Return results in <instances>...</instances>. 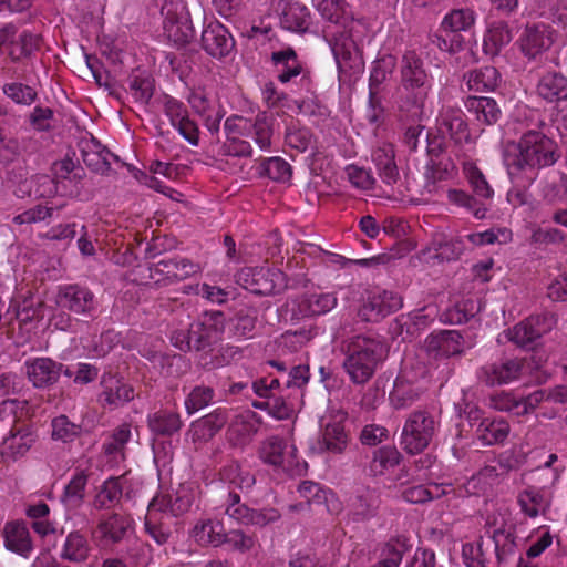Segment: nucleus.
Masks as SVG:
<instances>
[{"label":"nucleus","instance_id":"35","mask_svg":"<svg viewBox=\"0 0 567 567\" xmlns=\"http://www.w3.org/2000/svg\"><path fill=\"white\" fill-rule=\"evenodd\" d=\"M82 159L92 171L104 174L110 171L116 156L94 140L81 143Z\"/></svg>","mask_w":567,"mask_h":567},{"label":"nucleus","instance_id":"64","mask_svg":"<svg viewBox=\"0 0 567 567\" xmlns=\"http://www.w3.org/2000/svg\"><path fill=\"white\" fill-rule=\"evenodd\" d=\"M267 176L277 182H287L291 177V167L280 157L268 158L264 164Z\"/></svg>","mask_w":567,"mask_h":567},{"label":"nucleus","instance_id":"34","mask_svg":"<svg viewBox=\"0 0 567 567\" xmlns=\"http://www.w3.org/2000/svg\"><path fill=\"white\" fill-rule=\"evenodd\" d=\"M310 12L305 4L292 1L280 3V24L292 32H303L310 25Z\"/></svg>","mask_w":567,"mask_h":567},{"label":"nucleus","instance_id":"40","mask_svg":"<svg viewBox=\"0 0 567 567\" xmlns=\"http://www.w3.org/2000/svg\"><path fill=\"white\" fill-rule=\"evenodd\" d=\"M89 476L86 470L75 468L62 495V502L66 508L76 509L82 506L85 501Z\"/></svg>","mask_w":567,"mask_h":567},{"label":"nucleus","instance_id":"39","mask_svg":"<svg viewBox=\"0 0 567 567\" xmlns=\"http://www.w3.org/2000/svg\"><path fill=\"white\" fill-rule=\"evenodd\" d=\"M402 455L395 446H382L373 451L369 473L373 476H390L399 466Z\"/></svg>","mask_w":567,"mask_h":567},{"label":"nucleus","instance_id":"62","mask_svg":"<svg viewBox=\"0 0 567 567\" xmlns=\"http://www.w3.org/2000/svg\"><path fill=\"white\" fill-rule=\"evenodd\" d=\"M221 478L236 487L244 489L249 488L255 480L248 472H243L239 464L231 463L220 472Z\"/></svg>","mask_w":567,"mask_h":567},{"label":"nucleus","instance_id":"33","mask_svg":"<svg viewBox=\"0 0 567 567\" xmlns=\"http://www.w3.org/2000/svg\"><path fill=\"white\" fill-rule=\"evenodd\" d=\"M298 493L309 504H324L327 511L331 514H338L342 509V504L336 494L329 488H323L318 483L305 481L298 486Z\"/></svg>","mask_w":567,"mask_h":567},{"label":"nucleus","instance_id":"31","mask_svg":"<svg viewBox=\"0 0 567 567\" xmlns=\"http://www.w3.org/2000/svg\"><path fill=\"white\" fill-rule=\"evenodd\" d=\"M43 318L42 302L34 298L29 297L19 303L17 309V320L19 330L25 332L24 341H28L37 333L38 323Z\"/></svg>","mask_w":567,"mask_h":567},{"label":"nucleus","instance_id":"60","mask_svg":"<svg viewBox=\"0 0 567 567\" xmlns=\"http://www.w3.org/2000/svg\"><path fill=\"white\" fill-rule=\"evenodd\" d=\"M128 92L135 102L147 104L153 96L154 80L147 75H133L128 81Z\"/></svg>","mask_w":567,"mask_h":567},{"label":"nucleus","instance_id":"63","mask_svg":"<svg viewBox=\"0 0 567 567\" xmlns=\"http://www.w3.org/2000/svg\"><path fill=\"white\" fill-rule=\"evenodd\" d=\"M214 398V391L208 386H196L187 396L185 401L186 410L193 414L200 409L207 406Z\"/></svg>","mask_w":567,"mask_h":567},{"label":"nucleus","instance_id":"29","mask_svg":"<svg viewBox=\"0 0 567 567\" xmlns=\"http://www.w3.org/2000/svg\"><path fill=\"white\" fill-rule=\"evenodd\" d=\"M4 547L22 557L28 558L33 551L29 529L23 522H7L2 530Z\"/></svg>","mask_w":567,"mask_h":567},{"label":"nucleus","instance_id":"42","mask_svg":"<svg viewBox=\"0 0 567 567\" xmlns=\"http://www.w3.org/2000/svg\"><path fill=\"white\" fill-rule=\"evenodd\" d=\"M464 80L470 91L492 92L498 86L501 75L496 68L487 65L467 72Z\"/></svg>","mask_w":567,"mask_h":567},{"label":"nucleus","instance_id":"48","mask_svg":"<svg viewBox=\"0 0 567 567\" xmlns=\"http://www.w3.org/2000/svg\"><path fill=\"white\" fill-rule=\"evenodd\" d=\"M122 493L120 478L110 477L99 487L92 505L95 509H110L120 503Z\"/></svg>","mask_w":567,"mask_h":567},{"label":"nucleus","instance_id":"56","mask_svg":"<svg viewBox=\"0 0 567 567\" xmlns=\"http://www.w3.org/2000/svg\"><path fill=\"white\" fill-rule=\"evenodd\" d=\"M495 553L499 563L507 561L517 550L516 537L511 530L496 529L493 533Z\"/></svg>","mask_w":567,"mask_h":567},{"label":"nucleus","instance_id":"10","mask_svg":"<svg viewBox=\"0 0 567 567\" xmlns=\"http://www.w3.org/2000/svg\"><path fill=\"white\" fill-rule=\"evenodd\" d=\"M402 307V298L392 291L370 290L361 305L358 316L368 322H378Z\"/></svg>","mask_w":567,"mask_h":567},{"label":"nucleus","instance_id":"7","mask_svg":"<svg viewBox=\"0 0 567 567\" xmlns=\"http://www.w3.org/2000/svg\"><path fill=\"white\" fill-rule=\"evenodd\" d=\"M238 282L256 295H271L286 287L282 271L269 267H245L237 275Z\"/></svg>","mask_w":567,"mask_h":567},{"label":"nucleus","instance_id":"45","mask_svg":"<svg viewBox=\"0 0 567 567\" xmlns=\"http://www.w3.org/2000/svg\"><path fill=\"white\" fill-rule=\"evenodd\" d=\"M372 161L374 162L379 176L388 184H394L399 178V171L394 162V151L392 145L384 144L375 148L372 153Z\"/></svg>","mask_w":567,"mask_h":567},{"label":"nucleus","instance_id":"3","mask_svg":"<svg viewBox=\"0 0 567 567\" xmlns=\"http://www.w3.org/2000/svg\"><path fill=\"white\" fill-rule=\"evenodd\" d=\"M385 358L384 344L370 337L355 336L346 346L343 369L354 384L367 383Z\"/></svg>","mask_w":567,"mask_h":567},{"label":"nucleus","instance_id":"15","mask_svg":"<svg viewBox=\"0 0 567 567\" xmlns=\"http://www.w3.org/2000/svg\"><path fill=\"white\" fill-rule=\"evenodd\" d=\"M343 28V31L333 33L329 40L336 63L342 72L359 70L362 66V61L358 45L351 34L352 27L348 28L347 23Z\"/></svg>","mask_w":567,"mask_h":567},{"label":"nucleus","instance_id":"54","mask_svg":"<svg viewBox=\"0 0 567 567\" xmlns=\"http://www.w3.org/2000/svg\"><path fill=\"white\" fill-rule=\"evenodd\" d=\"M518 504L522 512L532 518L537 517L548 507V502L545 499L544 495L534 488L522 492L518 496Z\"/></svg>","mask_w":567,"mask_h":567},{"label":"nucleus","instance_id":"1","mask_svg":"<svg viewBox=\"0 0 567 567\" xmlns=\"http://www.w3.org/2000/svg\"><path fill=\"white\" fill-rule=\"evenodd\" d=\"M559 158L558 145L542 128L525 131L517 141L505 144L504 164L511 177L535 174L553 166Z\"/></svg>","mask_w":567,"mask_h":567},{"label":"nucleus","instance_id":"4","mask_svg":"<svg viewBox=\"0 0 567 567\" xmlns=\"http://www.w3.org/2000/svg\"><path fill=\"white\" fill-rule=\"evenodd\" d=\"M272 122V116L265 112L259 113L254 122L243 116H230L224 124L226 141L250 136L261 151H269L274 134Z\"/></svg>","mask_w":567,"mask_h":567},{"label":"nucleus","instance_id":"9","mask_svg":"<svg viewBox=\"0 0 567 567\" xmlns=\"http://www.w3.org/2000/svg\"><path fill=\"white\" fill-rule=\"evenodd\" d=\"M225 328V318L220 311L204 312L197 321L193 322L188 329V334L178 343L182 351L192 348L199 349L204 342L218 338Z\"/></svg>","mask_w":567,"mask_h":567},{"label":"nucleus","instance_id":"18","mask_svg":"<svg viewBox=\"0 0 567 567\" xmlns=\"http://www.w3.org/2000/svg\"><path fill=\"white\" fill-rule=\"evenodd\" d=\"M63 365L50 358L28 359L23 363V372L34 388L54 384L62 372Z\"/></svg>","mask_w":567,"mask_h":567},{"label":"nucleus","instance_id":"22","mask_svg":"<svg viewBox=\"0 0 567 567\" xmlns=\"http://www.w3.org/2000/svg\"><path fill=\"white\" fill-rule=\"evenodd\" d=\"M133 527V520L126 515L113 513L103 516L96 526L93 536L102 544H117L122 542Z\"/></svg>","mask_w":567,"mask_h":567},{"label":"nucleus","instance_id":"27","mask_svg":"<svg viewBox=\"0 0 567 567\" xmlns=\"http://www.w3.org/2000/svg\"><path fill=\"white\" fill-rule=\"evenodd\" d=\"M194 493L189 486L181 485L174 495H156L150 502L152 511L179 516L192 507Z\"/></svg>","mask_w":567,"mask_h":567},{"label":"nucleus","instance_id":"23","mask_svg":"<svg viewBox=\"0 0 567 567\" xmlns=\"http://www.w3.org/2000/svg\"><path fill=\"white\" fill-rule=\"evenodd\" d=\"M522 369L519 359H506L482 367L478 378L491 386L508 384L519 378Z\"/></svg>","mask_w":567,"mask_h":567},{"label":"nucleus","instance_id":"37","mask_svg":"<svg viewBox=\"0 0 567 567\" xmlns=\"http://www.w3.org/2000/svg\"><path fill=\"white\" fill-rule=\"evenodd\" d=\"M465 107L480 124L493 125L502 116L497 102L487 96H468Z\"/></svg>","mask_w":567,"mask_h":567},{"label":"nucleus","instance_id":"36","mask_svg":"<svg viewBox=\"0 0 567 567\" xmlns=\"http://www.w3.org/2000/svg\"><path fill=\"white\" fill-rule=\"evenodd\" d=\"M91 551L92 546L87 537L79 530H73L66 535L60 557L73 564H81L87 560Z\"/></svg>","mask_w":567,"mask_h":567},{"label":"nucleus","instance_id":"2","mask_svg":"<svg viewBox=\"0 0 567 567\" xmlns=\"http://www.w3.org/2000/svg\"><path fill=\"white\" fill-rule=\"evenodd\" d=\"M431 86L422 60L414 52L405 53L401 65L400 109L413 117L420 116Z\"/></svg>","mask_w":567,"mask_h":567},{"label":"nucleus","instance_id":"11","mask_svg":"<svg viewBox=\"0 0 567 567\" xmlns=\"http://www.w3.org/2000/svg\"><path fill=\"white\" fill-rule=\"evenodd\" d=\"M225 514L233 520L241 525H252L264 527L280 518V513L276 508L252 509L240 502V496L229 493L225 502Z\"/></svg>","mask_w":567,"mask_h":567},{"label":"nucleus","instance_id":"32","mask_svg":"<svg viewBox=\"0 0 567 567\" xmlns=\"http://www.w3.org/2000/svg\"><path fill=\"white\" fill-rule=\"evenodd\" d=\"M426 349L435 355L452 357L463 350V338L456 330H443L426 339Z\"/></svg>","mask_w":567,"mask_h":567},{"label":"nucleus","instance_id":"51","mask_svg":"<svg viewBox=\"0 0 567 567\" xmlns=\"http://www.w3.org/2000/svg\"><path fill=\"white\" fill-rule=\"evenodd\" d=\"M179 415L175 412L158 411L148 417L151 431L158 435H172L181 429Z\"/></svg>","mask_w":567,"mask_h":567},{"label":"nucleus","instance_id":"17","mask_svg":"<svg viewBox=\"0 0 567 567\" xmlns=\"http://www.w3.org/2000/svg\"><path fill=\"white\" fill-rule=\"evenodd\" d=\"M164 112L168 116L172 126H174L190 145H198L199 128L197 124L189 118L188 111L183 102L166 96L164 101Z\"/></svg>","mask_w":567,"mask_h":567},{"label":"nucleus","instance_id":"55","mask_svg":"<svg viewBox=\"0 0 567 567\" xmlns=\"http://www.w3.org/2000/svg\"><path fill=\"white\" fill-rule=\"evenodd\" d=\"M165 269L168 277L176 280L187 279L200 271V266L186 258H169L159 262Z\"/></svg>","mask_w":567,"mask_h":567},{"label":"nucleus","instance_id":"16","mask_svg":"<svg viewBox=\"0 0 567 567\" xmlns=\"http://www.w3.org/2000/svg\"><path fill=\"white\" fill-rule=\"evenodd\" d=\"M424 390L423 380L404 368L396 377L389 399L394 409H405L416 402Z\"/></svg>","mask_w":567,"mask_h":567},{"label":"nucleus","instance_id":"20","mask_svg":"<svg viewBox=\"0 0 567 567\" xmlns=\"http://www.w3.org/2000/svg\"><path fill=\"white\" fill-rule=\"evenodd\" d=\"M55 302L74 313L86 315L95 308L94 295L84 287L65 285L59 288Z\"/></svg>","mask_w":567,"mask_h":567},{"label":"nucleus","instance_id":"19","mask_svg":"<svg viewBox=\"0 0 567 567\" xmlns=\"http://www.w3.org/2000/svg\"><path fill=\"white\" fill-rule=\"evenodd\" d=\"M188 103L194 112L203 118L204 125L210 133L214 134L219 131L224 112L214 96L202 90H196L189 94Z\"/></svg>","mask_w":567,"mask_h":567},{"label":"nucleus","instance_id":"46","mask_svg":"<svg viewBox=\"0 0 567 567\" xmlns=\"http://www.w3.org/2000/svg\"><path fill=\"white\" fill-rule=\"evenodd\" d=\"M512 39L513 32L505 22H492L484 35L483 50L488 55H497Z\"/></svg>","mask_w":567,"mask_h":567},{"label":"nucleus","instance_id":"13","mask_svg":"<svg viewBox=\"0 0 567 567\" xmlns=\"http://www.w3.org/2000/svg\"><path fill=\"white\" fill-rule=\"evenodd\" d=\"M467 417L483 446L503 443L509 434V424L504 419L483 417L478 409H471Z\"/></svg>","mask_w":567,"mask_h":567},{"label":"nucleus","instance_id":"26","mask_svg":"<svg viewBox=\"0 0 567 567\" xmlns=\"http://www.w3.org/2000/svg\"><path fill=\"white\" fill-rule=\"evenodd\" d=\"M436 125L442 137H449L455 143H463L470 140L467 123L464 113L460 109H444L440 113Z\"/></svg>","mask_w":567,"mask_h":567},{"label":"nucleus","instance_id":"49","mask_svg":"<svg viewBox=\"0 0 567 567\" xmlns=\"http://www.w3.org/2000/svg\"><path fill=\"white\" fill-rule=\"evenodd\" d=\"M312 2L324 20L342 27L348 23L349 14L343 0H312Z\"/></svg>","mask_w":567,"mask_h":567},{"label":"nucleus","instance_id":"25","mask_svg":"<svg viewBox=\"0 0 567 567\" xmlns=\"http://www.w3.org/2000/svg\"><path fill=\"white\" fill-rule=\"evenodd\" d=\"M233 45V38L221 23L214 21L204 28L202 47L209 55L223 58L230 52Z\"/></svg>","mask_w":567,"mask_h":567},{"label":"nucleus","instance_id":"53","mask_svg":"<svg viewBox=\"0 0 567 567\" xmlns=\"http://www.w3.org/2000/svg\"><path fill=\"white\" fill-rule=\"evenodd\" d=\"M379 497L371 491L357 495L351 503V514L355 520L373 517L379 508Z\"/></svg>","mask_w":567,"mask_h":567},{"label":"nucleus","instance_id":"44","mask_svg":"<svg viewBox=\"0 0 567 567\" xmlns=\"http://www.w3.org/2000/svg\"><path fill=\"white\" fill-rule=\"evenodd\" d=\"M257 432V422L255 413L248 411L236 415L229 427L228 439L235 445H244L255 435Z\"/></svg>","mask_w":567,"mask_h":567},{"label":"nucleus","instance_id":"24","mask_svg":"<svg viewBox=\"0 0 567 567\" xmlns=\"http://www.w3.org/2000/svg\"><path fill=\"white\" fill-rule=\"evenodd\" d=\"M554 42L549 27L545 24L528 25L520 37V50L529 60L547 51Z\"/></svg>","mask_w":567,"mask_h":567},{"label":"nucleus","instance_id":"58","mask_svg":"<svg viewBox=\"0 0 567 567\" xmlns=\"http://www.w3.org/2000/svg\"><path fill=\"white\" fill-rule=\"evenodd\" d=\"M3 94L13 103L30 106L38 96L34 87L21 82H9L2 86Z\"/></svg>","mask_w":567,"mask_h":567},{"label":"nucleus","instance_id":"41","mask_svg":"<svg viewBox=\"0 0 567 567\" xmlns=\"http://www.w3.org/2000/svg\"><path fill=\"white\" fill-rule=\"evenodd\" d=\"M338 305L333 292H313L305 295L299 302V311L303 316H322L330 312Z\"/></svg>","mask_w":567,"mask_h":567},{"label":"nucleus","instance_id":"30","mask_svg":"<svg viewBox=\"0 0 567 567\" xmlns=\"http://www.w3.org/2000/svg\"><path fill=\"white\" fill-rule=\"evenodd\" d=\"M224 524L218 519L200 518L190 529L192 539L202 547H219L225 544Z\"/></svg>","mask_w":567,"mask_h":567},{"label":"nucleus","instance_id":"8","mask_svg":"<svg viewBox=\"0 0 567 567\" xmlns=\"http://www.w3.org/2000/svg\"><path fill=\"white\" fill-rule=\"evenodd\" d=\"M260 458L275 467L295 474L301 471L302 464L298 458V451L292 441L279 436H270L260 447Z\"/></svg>","mask_w":567,"mask_h":567},{"label":"nucleus","instance_id":"52","mask_svg":"<svg viewBox=\"0 0 567 567\" xmlns=\"http://www.w3.org/2000/svg\"><path fill=\"white\" fill-rule=\"evenodd\" d=\"M567 79L557 73L544 75L537 86L538 94L547 100L554 101L566 96Z\"/></svg>","mask_w":567,"mask_h":567},{"label":"nucleus","instance_id":"47","mask_svg":"<svg viewBox=\"0 0 567 567\" xmlns=\"http://www.w3.org/2000/svg\"><path fill=\"white\" fill-rule=\"evenodd\" d=\"M476 21V13L470 8L453 9L446 13L442 20L441 27L443 30L453 34L457 32L471 31Z\"/></svg>","mask_w":567,"mask_h":567},{"label":"nucleus","instance_id":"28","mask_svg":"<svg viewBox=\"0 0 567 567\" xmlns=\"http://www.w3.org/2000/svg\"><path fill=\"white\" fill-rule=\"evenodd\" d=\"M99 401L104 406H120L134 399V389L116 375L105 374Z\"/></svg>","mask_w":567,"mask_h":567},{"label":"nucleus","instance_id":"61","mask_svg":"<svg viewBox=\"0 0 567 567\" xmlns=\"http://www.w3.org/2000/svg\"><path fill=\"white\" fill-rule=\"evenodd\" d=\"M52 437L62 442L73 441L80 433V426L72 423L65 415L52 420Z\"/></svg>","mask_w":567,"mask_h":567},{"label":"nucleus","instance_id":"14","mask_svg":"<svg viewBox=\"0 0 567 567\" xmlns=\"http://www.w3.org/2000/svg\"><path fill=\"white\" fill-rule=\"evenodd\" d=\"M556 323L548 315L530 316L505 332V337L518 347H529Z\"/></svg>","mask_w":567,"mask_h":567},{"label":"nucleus","instance_id":"50","mask_svg":"<svg viewBox=\"0 0 567 567\" xmlns=\"http://www.w3.org/2000/svg\"><path fill=\"white\" fill-rule=\"evenodd\" d=\"M447 199L451 204L465 208L477 219L486 217L488 206L462 189H449Z\"/></svg>","mask_w":567,"mask_h":567},{"label":"nucleus","instance_id":"59","mask_svg":"<svg viewBox=\"0 0 567 567\" xmlns=\"http://www.w3.org/2000/svg\"><path fill=\"white\" fill-rule=\"evenodd\" d=\"M256 408L265 409L272 417L277 420L290 419L296 410V404L289 399L286 400L281 396H272L267 401L255 404Z\"/></svg>","mask_w":567,"mask_h":567},{"label":"nucleus","instance_id":"38","mask_svg":"<svg viewBox=\"0 0 567 567\" xmlns=\"http://www.w3.org/2000/svg\"><path fill=\"white\" fill-rule=\"evenodd\" d=\"M348 443V435L341 421L327 422L323 425L321 437L318 441L317 450L320 453H342Z\"/></svg>","mask_w":567,"mask_h":567},{"label":"nucleus","instance_id":"43","mask_svg":"<svg viewBox=\"0 0 567 567\" xmlns=\"http://www.w3.org/2000/svg\"><path fill=\"white\" fill-rule=\"evenodd\" d=\"M463 174L473 194L487 205V202L494 197V189L483 172L474 162L465 161L463 162Z\"/></svg>","mask_w":567,"mask_h":567},{"label":"nucleus","instance_id":"6","mask_svg":"<svg viewBox=\"0 0 567 567\" xmlns=\"http://www.w3.org/2000/svg\"><path fill=\"white\" fill-rule=\"evenodd\" d=\"M164 35L175 45L186 44L194 35L189 13L182 0H166L162 6Z\"/></svg>","mask_w":567,"mask_h":567},{"label":"nucleus","instance_id":"5","mask_svg":"<svg viewBox=\"0 0 567 567\" xmlns=\"http://www.w3.org/2000/svg\"><path fill=\"white\" fill-rule=\"evenodd\" d=\"M436 429L437 422L429 412H412L402 430L401 444L404 451L410 454L421 453L429 446Z\"/></svg>","mask_w":567,"mask_h":567},{"label":"nucleus","instance_id":"21","mask_svg":"<svg viewBox=\"0 0 567 567\" xmlns=\"http://www.w3.org/2000/svg\"><path fill=\"white\" fill-rule=\"evenodd\" d=\"M37 441L30 427L12 429L0 444V455L4 462H16L23 457Z\"/></svg>","mask_w":567,"mask_h":567},{"label":"nucleus","instance_id":"57","mask_svg":"<svg viewBox=\"0 0 567 567\" xmlns=\"http://www.w3.org/2000/svg\"><path fill=\"white\" fill-rule=\"evenodd\" d=\"M132 431L130 424H122L116 427L110 439L104 443L103 449L106 455H111L115 461L123 458L125 444L131 440Z\"/></svg>","mask_w":567,"mask_h":567},{"label":"nucleus","instance_id":"12","mask_svg":"<svg viewBox=\"0 0 567 567\" xmlns=\"http://www.w3.org/2000/svg\"><path fill=\"white\" fill-rule=\"evenodd\" d=\"M271 60L280 83L288 84L293 81L299 83L306 91L310 90V72L301 64L291 48L274 52Z\"/></svg>","mask_w":567,"mask_h":567}]
</instances>
